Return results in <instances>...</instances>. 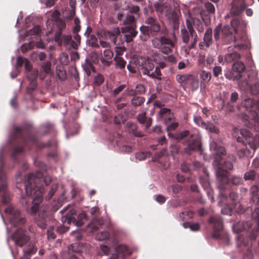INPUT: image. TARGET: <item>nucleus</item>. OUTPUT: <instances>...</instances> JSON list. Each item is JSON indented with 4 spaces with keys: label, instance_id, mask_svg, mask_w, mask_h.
Returning a JSON list of instances; mask_svg holds the SVG:
<instances>
[{
    "label": "nucleus",
    "instance_id": "43",
    "mask_svg": "<svg viewBox=\"0 0 259 259\" xmlns=\"http://www.w3.org/2000/svg\"><path fill=\"white\" fill-rule=\"evenodd\" d=\"M37 251V248L34 247L33 245L31 246L27 250H24V259H30V255L34 254Z\"/></svg>",
    "mask_w": 259,
    "mask_h": 259
},
{
    "label": "nucleus",
    "instance_id": "22",
    "mask_svg": "<svg viewBox=\"0 0 259 259\" xmlns=\"http://www.w3.org/2000/svg\"><path fill=\"white\" fill-rule=\"evenodd\" d=\"M243 106L250 113H259V103L256 102L251 98H247L242 102Z\"/></svg>",
    "mask_w": 259,
    "mask_h": 259
},
{
    "label": "nucleus",
    "instance_id": "2",
    "mask_svg": "<svg viewBox=\"0 0 259 259\" xmlns=\"http://www.w3.org/2000/svg\"><path fill=\"white\" fill-rule=\"evenodd\" d=\"M145 23L151 31V44L153 48L158 50L164 54L172 53L176 45V37L174 33L172 36L168 35V30L165 27H161L156 18L149 17L145 20Z\"/></svg>",
    "mask_w": 259,
    "mask_h": 259
},
{
    "label": "nucleus",
    "instance_id": "50",
    "mask_svg": "<svg viewBox=\"0 0 259 259\" xmlns=\"http://www.w3.org/2000/svg\"><path fill=\"white\" fill-rule=\"evenodd\" d=\"M225 75L227 78L233 81H238L240 79V75L239 74H236V73L233 71L232 72L225 73Z\"/></svg>",
    "mask_w": 259,
    "mask_h": 259
},
{
    "label": "nucleus",
    "instance_id": "24",
    "mask_svg": "<svg viewBox=\"0 0 259 259\" xmlns=\"http://www.w3.org/2000/svg\"><path fill=\"white\" fill-rule=\"evenodd\" d=\"M136 28L132 27H123L121 28L120 31L124 34V37L127 42L132 41L133 38L136 36L138 32L136 30Z\"/></svg>",
    "mask_w": 259,
    "mask_h": 259
},
{
    "label": "nucleus",
    "instance_id": "1",
    "mask_svg": "<svg viewBox=\"0 0 259 259\" xmlns=\"http://www.w3.org/2000/svg\"><path fill=\"white\" fill-rule=\"evenodd\" d=\"M210 149L213 151L212 155L214 157L212 164L217 167L216 175L219 182L218 187L220 189V195L222 200H226L228 198V194L225 189L227 188L228 183L230 182L234 185H238L242 184L243 181L241 177L238 176H233L229 179L228 170H232L233 165L231 161L228 160H225L223 164L222 163V156H225L226 153L224 147L218 145L215 142H212L210 144Z\"/></svg>",
    "mask_w": 259,
    "mask_h": 259
},
{
    "label": "nucleus",
    "instance_id": "49",
    "mask_svg": "<svg viewBox=\"0 0 259 259\" xmlns=\"http://www.w3.org/2000/svg\"><path fill=\"white\" fill-rule=\"evenodd\" d=\"M154 106L155 107L160 108L158 113H170V111L169 109L162 108V107L163 106V104L159 101H155Z\"/></svg>",
    "mask_w": 259,
    "mask_h": 259
},
{
    "label": "nucleus",
    "instance_id": "41",
    "mask_svg": "<svg viewBox=\"0 0 259 259\" xmlns=\"http://www.w3.org/2000/svg\"><path fill=\"white\" fill-rule=\"evenodd\" d=\"M183 226L185 228H190L193 231H198L200 229V224L198 223L185 222L183 223Z\"/></svg>",
    "mask_w": 259,
    "mask_h": 259
},
{
    "label": "nucleus",
    "instance_id": "53",
    "mask_svg": "<svg viewBox=\"0 0 259 259\" xmlns=\"http://www.w3.org/2000/svg\"><path fill=\"white\" fill-rule=\"evenodd\" d=\"M179 150L180 148L177 144H171L169 148V155H171L174 156L179 153Z\"/></svg>",
    "mask_w": 259,
    "mask_h": 259
},
{
    "label": "nucleus",
    "instance_id": "10",
    "mask_svg": "<svg viewBox=\"0 0 259 259\" xmlns=\"http://www.w3.org/2000/svg\"><path fill=\"white\" fill-rule=\"evenodd\" d=\"M240 134L242 137H238L237 140L243 144L248 143L250 147L255 150L259 147V136L252 137V134L247 129H241Z\"/></svg>",
    "mask_w": 259,
    "mask_h": 259
},
{
    "label": "nucleus",
    "instance_id": "56",
    "mask_svg": "<svg viewBox=\"0 0 259 259\" xmlns=\"http://www.w3.org/2000/svg\"><path fill=\"white\" fill-rule=\"evenodd\" d=\"M41 130L44 135H45L54 130V126L51 123H47L41 127Z\"/></svg>",
    "mask_w": 259,
    "mask_h": 259
},
{
    "label": "nucleus",
    "instance_id": "44",
    "mask_svg": "<svg viewBox=\"0 0 259 259\" xmlns=\"http://www.w3.org/2000/svg\"><path fill=\"white\" fill-rule=\"evenodd\" d=\"M145 101L144 97L136 96L131 100V104L134 106H140Z\"/></svg>",
    "mask_w": 259,
    "mask_h": 259
},
{
    "label": "nucleus",
    "instance_id": "17",
    "mask_svg": "<svg viewBox=\"0 0 259 259\" xmlns=\"http://www.w3.org/2000/svg\"><path fill=\"white\" fill-rule=\"evenodd\" d=\"M75 213V210H70L65 216L62 218V222L63 223L67 222L68 224H70L71 223H73L77 227L82 226L84 224L83 220H87L88 219L86 214L85 213H80L78 216L79 220H76L74 217Z\"/></svg>",
    "mask_w": 259,
    "mask_h": 259
},
{
    "label": "nucleus",
    "instance_id": "5",
    "mask_svg": "<svg viewBox=\"0 0 259 259\" xmlns=\"http://www.w3.org/2000/svg\"><path fill=\"white\" fill-rule=\"evenodd\" d=\"M5 212L8 214L11 223L18 229L14 232L12 238L15 244L22 247L30 240V237L25 233L26 229L22 227L26 222L24 218L20 215V211L12 206H9L5 209Z\"/></svg>",
    "mask_w": 259,
    "mask_h": 259
},
{
    "label": "nucleus",
    "instance_id": "21",
    "mask_svg": "<svg viewBox=\"0 0 259 259\" xmlns=\"http://www.w3.org/2000/svg\"><path fill=\"white\" fill-rule=\"evenodd\" d=\"M225 192L229 194V199L232 201V204L231 206L227 205L224 208L222 209V212L225 214H231L232 210L234 207V205L236 204L239 201V195L235 192H228L226 189H225Z\"/></svg>",
    "mask_w": 259,
    "mask_h": 259
},
{
    "label": "nucleus",
    "instance_id": "40",
    "mask_svg": "<svg viewBox=\"0 0 259 259\" xmlns=\"http://www.w3.org/2000/svg\"><path fill=\"white\" fill-rule=\"evenodd\" d=\"M237 239V245L238 247H241L243 245L247 246L249 244L248 238H245L242 234L238 235L236 237Z\"/></svg>",
    "mask_w": 259,
    "mask_h": 259
},
{
    "label": "nucleus",
    "instance_id": "29",
    "mask_svg": "<svg viewBox=\"0 0 259 259\" xmlns=\"http://www.w3.org/2000/svg\"><path fill=\"white\" fill-rule=\"evenodd\" d=\"M103 54L104 57L101 58V62L103 65L109 66L111 64V61L109 60L113 58V53L111 50L106 49L104 50Z\"/></svg>",
    "mask_w": 259,
    "mask_h": 259
},
{
    "label": "nucleus",
    "instance_id": "57",
    "mask_svg": "<svg viewBox=\"0 0 259 259\" xmlns=\"http://www.w3.org/2000/svg\"><path fill=\"white\" fill-rule=\"evenodd\" d=\"M164 155H169V153L166 149H163L161 151L156 154L153 157L154 161H158V159Z\"/></svg>",
    "mask_w": 259,
    "mask_h": 259
},
{
    "label": "nucleus",
    "instance_id": "62",
    "mask_svg": "<svg viewBox=\"0 0 259 259\" xmlns=\"http://www.w3.org/2000/svg\"><path fill=\"white\" fill-rule=\"evenodd\" d=\"M62 30H59L56 32L55 35V40L58 43L59 46L62 45V41L61 40L62 37Z\"/></svg>",
    "mask_w": 259,
    "mask_h": 259
},
{
    "label": "nucleus",
    "instance_id": "19",
    "mask_svg": "<svg viewBox=\"0 0 259 259\" xmlns=\"http://www.w3.org/2000/svg\"><path fill=\"white\" fill-rule=\"evenodd\" d=\"M180 14L179 10L171 9L165 12V16L169 22L172 24L174 29H177L179 27Z\"/></svg>",
    "mask_w": 259,
    "mask_h": 259
},
{
    "label": "nucleus",
    "instance_id": "60",
    "mask_svg": "<svg viewBox=\"0 0 259 259\" xmlns=\"http://www.w3.org/2000/svg\"><path fill=\"white\" fill-rule=\"evenodd\" d=\"M47 236L49 239L54 240L56 238V236L54 233V226H50L48 229Z\"/></svg>",
    "mask_w": 259,
    "mask_h": 259
},
{
    "label": "nucleus",
    "instance_id": "55",
    "mask_svg": "<svg viewBox=\"0 0 259 259\" xmlns=\"http://www.w3.org/2000/svg\"><path fill=\"white\" fill-rule=\"evenodd\" d=\"M247 46L245 44H238L234 46L233 47L230 46L228 48V51L229 52L233 51V50L236 49L237 50H243L246 49Z\"/></svg>",
    "mask_w": 259,
    "mask_h": 259
},
{
    "label": "nucleus",
    "instance_id": "8",
    "mask_svg": "<svg viewBox=\"0 0 259 259\" xmlns=\"http://www.w3.org/2000/svg\"><path fill=\"white\" fill-rule=\"evenodd\" d=\"M208 222L212 226V237L215 239H224L227 243H228L229 236L227 233H224L223 232V224L222 218L219 216L214 215L208 219Z\"/></svg>",
    "mask_w": 259,
    "mask_h": 259
},
{
    "label": "nucleus",
    "instance_id": "34",
    "mask_svg": "<svg viewBox=\"0 0 259 259\" xmlns=\"http://www.w3.org/2000/svg\"><path fill=\"white\" fill-rule=\"evenodd\" d=\"M126 125L129 132L132 133L135 136L141 137L144 136L143 134L137 131V126L136 124L133 122H128Z\"/></svg>",
    "mask_w": 259,
    "mask_h": 259
},
{
    "label": "nucleus",
    "instance_id": "9",
    "mask_svg": "<svg viewBox=\"0 0 259 259\" xmlns=\"http://www.w3.org/2000/svg\"><path fill=\"white\" fill-rule=\"evenodd\" d=\"M187 28H183L181 30V35L182 41L188 44L190 41V37H191V40L190 45L188 46L189 50L195 48L196 44L198 41V35L195 30L191 26L189 22H186Z\"/></svg>",
    "mask_w": 259,
    "mask_h": 259
},
{
    "label": "nucleus",
    "instance_id": "27",
    "mask_svg": "<svg viewBox=\"0 0 259 259\" xmlns=\"http://www.w3.org/2000/svg\"><path fill=\"white\" fill-rule=\"evenodd\" d=\"M69 253L71 254V252L76 253L77 254H71L69 259H70L72 256H76L78 257V259L79 258V256L80 255V253L82 251L83 248V246L79 243H74L70 245L69 247Z\"/></svg>",
    "mask_w": 259,
    "mask_h": 259
},
{
    "label": "nucleus",
    "instance_id": "42",
    "mask_svg": "<svg viewBox=\"0 0 259 259\" xmlns=\"http://www.w3.org/2000/svg\"><path fill=\"white\" fill-rule=\"evenodd\" d=\"M86 61V63L83 65V68L88 76H89L91 75V71L95 72V68L90 62L87 60Z\"/></svg>",
    "mask_w": 259,
    "mask_h": 259
},
{
    "label": "nucleus",
    "instance_id": "64",
    "mask_svg": "<svg viewBox=\"0 0 259 259\" xmlns=\"http://www.w3.org/2000/svg\"><path fill=\"white\" fill-rule=\"evenodd\" d=\"M255 206L254 208V210L252 213V218L256 219L258 223L259 222V205L257 204H254Z\"/></svg>",
    "mask_w": 259,
    "mask_h": 259
},
{
    "label": "nucleus",
    "instance_id": "51",
    "mask_svg": "<svg viewBox=\"0 0 259 259\" xmlns=\"http://www.w3.org/2000/svg\"><path fill=\"white\" fill-rule=\"evenodd\" d=\"M200 75L201 79L205 82H208L211 79V74L209 71L202 70Z\"/></svg>",
    "mask_w": 259,
    "mask_h": 259
},
{
    "label": "nucleus",
    "instance_id": "39",
    "mask_svg": "<svg viewBox=\"0 0 259 259\" xmlns=\"http://www.w3.org/2000/svg\"><path fill=\"white\" fill-rule=\"evenodd\" d=\"M203 40L210 45L212 42V30L211 28H208L204 33Z\"/></svg>",
    "mask_w": 259,
    "mask_h": 259
},
{
    "label": "nucleus",
    "instance_id": "20",
    "mask_svg": "<svg viewBox=\"0 0 259 259\" xmlns=\"http://www.w3.org/2000/svg\"><path fill=\"white\" fill-rule=\"evenodd\" d=\"M0 196L3 202H7L9 200V194L7 191V177L3 172L0 173Z\"/></svg>",
    "mask_w": 259,
    "mask_h": 259
},
{
    "label": "nucleus",
    "instance_id": "4",
    "mask_svg": "<svg viewBox=\"0 0 259 259\" xmlns=\"http://www.w3.org/2000/svg\"><path fill=\"white\" fill-rule=\"evenodd\" d=\"M26 186V198H22L21 203L26 211L31 214H35L38 212V216L35 221L38 227L42 229L47 228L48 223L50 221V215L49 214L48 208L46 206H39V204L43 199L42 193L43 190L39 188L36 190L32 194L31 188Z\"/></svg>",
    "mask_w": 259,
    "mask_h": 259
},
{
    "label": "nucleus",
    "instance_id": "52",
    "mask_svg": "<svg viewBox=\"0 0 259 259\" xmlns=\"http://www.w3.org/2000/svg\"><path fill=\"white\" fill-rule=\"evenodd\" d=\"M256 177L255 171L253 170H251L246 172L244 175V179L245 181L255 180Z\"/></svg>",
    "mask_w": 259,
    "mask_h": 259
},
{
    "label": "nucleus",
    "instance_id": "32",
    "mask_svg": "<svg viewBox=\"0 0 259 259\" xmlns=\"http://www.w3.org/2000/svg\"><path fill=\"white\" fill-rule=\"evenodd\" d=\"M240 55L239 53L233 51L232 53L226 54L224 56V60L227 63H230L233 61H238L240 58Z\"/></svg>",
    "mask_w": 259,
    "mask_h": 259
},
{
    "label": "nucleus",
    "instance_id": "47",
    "mask_svg": "<svg viewBox=\"0 0 259 259\" xmlns=\"http://www.w3.org/2000/svg\"><path fill=\"white\" fill-rule=\"evenodd\" d=\"M105 78L103 75L99 73L95 77L93 82L94 85L95 86H100L104 81Z\"/></svg>",
    "mask_w": 259,
    "mask_h": 259
},
{
    "label": "nucleus",
    "instance_id": "58",
    "mask_svg": "<svg viewBox=\"0 0 259 259\" xmlns=\"http://www.w3.org/2000/svg\"><path fill=\"white\" fill-rule=\"evenodd\" d=\"M164 155H169V153L166 149H163L161 151L156 154L153 157L154 161H158V159Z\"/></svg>",
    "mask_w": 259,
    "mask_h": 259
},
{
    "label": "nucleus",
    "instance_id": "45",
    "mask_svg": "<svg viewBox=\"0 0 259 259\" xmlns=\"http://www.w3.org/2000/svg\"><path fill=\"white\" fill-rule=\"evenodd\" d=\"M127 114H116L114 117V121L115 124H120L123 123L126 120Z\"/></svg>",
    "mask_w": 259,
    "mask_h": 259
},
{
    "label": "nucleus",
    "instance_id": "15",
    "mask_svg": "<svg viewBox=\"0 0 259 259\" xmlns=\"http://www.w3.org/2000/svg\"><path fill=\"white\" fill-rule=\"evenodd\" d=\"M120 30L118 27L114 28L111 31L101 30L97 32L99 39L104 37L105 39H109L114 45L119 44L117 37L120 35Z\"/></svg>",
    "mask_w": 259,
    "mask_h": 259
},
{
    "label": "nucleus",
    "instance_id": "26",
    "mask_svg": "<svg viewBox=\"0 0 259 259\" xmlns=\"http://www.w3.org/2000/svg\"><path fill=\"white\" fill-rule=\"evenodd\" d=\"M153 60L156 63L158 64V65L155 67V70L154 71L153 73L151 74V78L156 79L160 81L162 79V73L160 69L165 68L166 67V64L163 62H157L156 58H154Z\"/></svg>",
    "mask_w": 259,
    "mask_h": 259
},
{
    "label": "nucleus",
    "instance_id": "6",
    "mask_svg": "<svg viewBox=\"0 0 259 259\" xmlns=\"http://www.w3.org/2000/svg\"><path fill=\"white\" fill-rule=\"evenodd\" d=\"M43 174L40 171H36L35 174H30L25 179L24 185L26 192V186L31 188L32 194L38 189L42 188L44 193L45 189L42 186V183L46 184V186L49 185L52 182V179L51 176H47L43 177Z\"/></svg>",
    "mask_w": 259,
    "mask_h": 259
},
{
    "label": "nucleus",
    "instance_id": "36",
    "mask_svg": "<svg viewBox=\"0 0 259 259\" xmlns=\"http://www.w3.org/2000/svg\"><path fill=\"white\" fill-rule=\"evenodd\" d=\"M87 43L89 46L94 48H99L98 38L94 34H91L88 36L87 40Z\"/></svg>",
    "mask_w": 259,
    "mask_h": 259
},
{
    "label": "nucleus",
    "instance_id": "28",
    "mask_svg": "<svg viewBox=\"0 0 259 259\" xmlns=\"http://www.w3.org/2000/svg\"><path fill=\"white\" fill-rule=\"evenodd\" d=\"M246 67L244 64L241 61H235L232 66V71L235 72L236 74L240 75V78L242 76V73L245 70Z\"/></svg>",
    "mask_w": 259,
    "mask_h": 259
},
{
    "label": "nucleus",
    "instance_id": "37",
    "mask_svg": "<svg viewBox=\"0 0 259 259\" xmlns=\"http://www.w3.org/2000/svg\"><path fill=\"white\" fill-rule=\"evenodd\" d=\"M124 27H136V19L134 16L127 15L123 20Z\"/></svg>",
    "mask_w": 259,
    "mask_h": 259
},
{
    "label": "nucleus",
    "instance_id": "18",
    "mask_svg": "<svg viewBox=\"0 0 259 259\" xmlns=\"http://www.w3.org/2000/svg\"><path fill=\"white\" fill-rule=\"evenodd\" d=\"M73 38V40L70 35H63L61 39L62 45L68 49H77L80 44L81 37L79 34H75Z\"/></svg>",
    "mask_w": 259,
    "mask_h": 259
},
{
    "label": "nucleus",
    "instance_id": "63",
    "mask_svg": "<svg viewBox=\"0 0 259 259\" xmlns=\"http://www.w3.org/2000/svg\"><path fill=\"white\" fill-rule=\"evenodd\" d=\"M200 183L204 189H207L210 186V184L207 177H201Z\"/></svg>",
    "mask_w": 259,
    "mask_h": 259
},
{
    "label": "nucleus",
    "instance_id": "23",
    "mask_svg": "<svg viewBox=\"0 0 259 259\" xmlns=\"http://www.w3.org/2000/svg\"><path fill=\"white\" fill-rule=\"evenodd\" d=\"M246 7L245 0H233L231 9V14L239 15Z\"/></svg>",
    "mask_w": 259,
    "mask_h": 259
},
{
    "label": "nucleus",
    "instance_id": "3",
    "mask_svg": "<svg viewBox=\"0 0 259 259\" xmlns=\"http://www.w3.org/2000/svg\"><path fill=\"white\" fill-rule=\"evenodd\" d=\"M10 143L13 144L15 143L17 145L14 147L12 156L14 158L17 154L21 153L24 147L31 149L32 147L36 149H41L51 146V141L42 143L36 135H32L31 128L29 126H14L11 132Z\"/></svg>",
    "mask_w": 259,
    "mask_h": 259
},
{
    "label": "nucleus",
    "instance_id": "14",
    "mask_svg": "<svg viewBox=\"0 0 259 259\" xmlns=\"http://www.w3.org/2000/svg\"><path fill=\"white\" fill-rule=\"evenodd\" d=\"M239 116L245 126L254 127L256 131L259 132V114H239Z\"/></svg>",
    "mask_w": 259,
    "mask_h": 259
},
{
    "label": "nucleus",
    "instance_id": "61",
    "mask_svg": "<svg viewBox=\"0 0 259 259\" xmlns=\"http://www.w3.org/2000/svg\"><path fill=\"white\" fill-rule=\"evenodd\" d=\"M56 22L59 30H63L65 28L66 23L63 20L58 17L56 18Z\"/></svg>",
    "mask_w": 259,
    "mask_h": 259
},
{
    "label": "nucleus",
    "instance_id": "33",
    "mask_svg": "<svg viewBox=\"0 0 259 259\" xmlns=\"http://www.w3.org/2000/svg\"><path fill=\"white\" fill-rule=\"evenodd\" d=\"M146 114H138L137 119L139 122L144 124L146 128L150 126L152 123V118L148 117L146 116Z\"/></svg>",
    "mask_w": 259,
    "mask_h": 259
},
{
    "label": "nucleus",
    "instance_id": "54",
    "mask_svg": "<svg viewBox=\"0 0 259 259\" xmlns=\"http://www.w3.org/2000/svg\"><path fill=\"white\" fill-rule=\"evenodd\" d=\"M58 186L56 184H53L51 187V189L48 194V195L46 197V199L47 200H50L54 195L56 191L58 189Z\"/></svg>",
    "mask_w": 259,
    "mask_h": 259
},
{
    "label": "nucleus",
    "instance_id": "12",
    "mask_svg": "<svg viewBox=\"0 0 259 259\" xmlns=\"http://www.w3.org/2000/svg\"><path fill=\"white\" fill-rule=\"evenodd\" d=\"M170 120V117L165 119V123L167 125L166 130L168 131V136L169 138H173L178 141H180L189 136L190 132L187 130H185L183 132L175 134L169 133V132L170 131L175 130L179 125L178 122H174L170 123L169 122Z\"/></svg>",
    "mask_w": 259,
    "mask_h": 259
},
{
    "label": "nucleus",
    "instance_id": "31",
    "mask_svg": "<svg viewBox=\"0 0 259 259\" xmlns=\"http://www.w3.org/2000/svg\"><path fill=\"white\" fill-rule=\"evenodd\" d=\"M140 30L141 33L139 37L142 41H146L152 36L151 31L145 25L142 26Z\"/></svg>",
    "mask_w": 259,
    "mask_h": 259
},
{
    "label": "nucleus",
    "instance_id": "25",
    "mask_svg": "<svg viewBox=\"0 0 259 259\" xmlns=\"http://www.w3.org/2000/svg\"><path fill=\"white\" fill-rule=\"evenodd\" d=\"M189 22L193 29L195 28L198 32H202L204 31V26L202 20L196 17L190 16L189 19L186 20Z\"/></svg>",
    "mask_w": 259,
    "mask_h": 259
},
{
    "label": "nucleus",
    "instance_id": "16",
    "mask_svg": "<svg viewBox=\"0 0 259 259\" xmlns=\"http://www.w3.org/2000/svg\"><path fill=\"white\" fill-rule=\"evenodd\" d=\"M186 147L184 148L185 153L190 155L193 152L198 151L201 148L200 141L198 138L194 135H191L185 142Z\"/></svg>",
    "mask_w": 259,
    "mask_h": 259
},
{
    "label": "nucleus",
    "instance_id": "30",
    "mask_svg": "<svg viewBox=\"0 0 259 259\" xmlns=\"http://www.w3.org/2000/svg\"><path fill=\"white\" fill-rule=\"evenodd\" d=\"M115 61V67L116 69H119L121 72H125V68L126 62L120 56H115L114 58Z\"/></svg>",
    "mask_w": 259,
    "mask_h": 259
},
{
    "label": "nucleus",
    "instance_id": "59",
    "mask_svg": "<svg viewBox=\"0 0 259 259\" xmlns=\"http://www.w3.org/2000/svg\"><path fill=\"white\" fill-rule=\"evenodd\" d=\"M37 87L36 80H30V83L27 88V92L31 94L33 91H34Z\"/></svg>",
    "mask_w": 259,
    "mask_h": 259
},
{
    "label": "nucleus",
    "instance_id": "46",
    "mask_svg": "<svg viewBox=\"0 0 259 259\" xmlns=\"http://www.w3.org/2000/svg\"><path fill=\"white\" fill-rule=\"evenodd\" d=\"M116 251L118 253H123L124 254L131 253L127 246L123 244L119 245L116 248Z\"/></svg>",
    "mask_w": 259,
    "mask_h": 259
},
{
    "label": "nucleus",
    "instance_id": "11",
    "mask_svg": "<svg viewBox=\"0 0 259 259\" xmlns=\"http://www.w3.org/2000/svg\"><path fill=\"white\" fill-rule=\"evenodd\" d=\"M176 79L179 83L189 87L192 91H195L199 88V79L193 75L178 74L176 75Z\"/></svg>",
    "mask_w": 259,
    "mask_h": 259
},
{
    "label": "nucleus",
    "instance_id": "7",
    "mask_svg": "<svg viewBox=\"0 0 259 259\" xmlns=\"http://www.w3.org/2000/svg\"><path fill=\"white\" fill-rule=\"evenodd\" d=\"M240 21L238 18H234L230 22V26L225 25L223 27L222 34L219 42L222 45H229L236 41L235 34L237 33L238 27Z\"/></svg>",
    "mask_w": 259,
    "mask_h": 259
},
{
    "label": "nucleus",
    "instance_id": "13",
    "mask_svg": "<svg viewBox=\"0 0 259 259\" xmlns=\"http://www.w3.org/2000/svg\"><path fill=\"white\" fill-rule=\"evenodd\" d=\"M137 64L140 67L139 69L140 73L151 78V74L153 73V69L155 68L152 60L149 58L141 57L138 59Z\"/></svg>",
    "mask_w": 259,
    "mask_h": 259
},
{
    "label": "nucleus",
    "instance_id": "35",
    "mask_svg": "<svg viewBox=\"0 0 259 259\" xmlns=\"http://www.w3.org/2000/svg\"><path fill=\"white\" fill-rule=\"evenodd\" d=\"M222 25L219 23L213 30V36L215 41L217 42V45L219 44L221 36H220L221 32L222 34Z\"/></svg>",
    "mask_w": 259,
    "mask_h": 259
},
{
    "label": "nucleus",
    "instance_id": "48",
    "mask_svg": "<svg viewBox=\"0 0 259 259\" xmlns=\"http://www.w3.org/2000/svg\"><path fill=\"white\" fill-rule=\"evenodd\" d=\"M151 155V154L149 152H140L136 153V158L137 159L141 161L150 157Z\"/></svg>",
    "mask_w": 259,
    "mask_h": 259
},
{
    "label": "nucleus",
    "instance_id": "38",
    "mask_svg": "<svg viewBox=\"0 0 259 259\" xmlns=\"http://www.w3.org/2000/svg\"><path fill=\"white\" fill-rule=\"evenodd\" d=\"M154 6L156 11L161 14H164L165 15V12L170 9L166 5L158 3L154 4Z\"/></svg>",
    "mask_w": 259,
    "mask_h": 259
}]
</instances>
